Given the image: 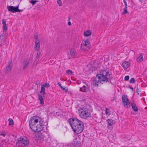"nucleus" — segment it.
<instances>
[{
  "instance_id": "5fc2aeb1",
  "label": "nucleus",
  "mask_w": 147,
  "mask_h": 147,
  "mask_svg": "<svg viewBox=\"0 0 147 147\" xmlns=\"http://www.w3.org/2000/svg\"><path fill=\"white\" fill-rule=\"evenodd\" d=\"M10 69H11V68H10V69H9L10 70Z\"/></svg>"
},
{
  "instance_id": "603ef678",
  "label": "nucleus",
  "mask_w": 147,
  "mask_h": 147,
  "mask_svg": "<svg viewBox=\"0 0 147 147\" xmlns=\"http://www.w3.org/2000/svg\"><path fill=\"white\" fill-rule=\"evenodd\" d=\"M8 121H9V119H8Z\"/></svg>"
},
{
  "instance_id": "f257e3e1",
  "label": "nucleus",
  "mask_w": 147,
  "mask_h": 147,
  "mask_svg": "<svg viewBox=\"0 0 147 147\" xmlns=\"http://www.w3.org/2000/svg\"><path fill=\"white\" fill-rule=\"evenodd\" d=\"M112 74L110 73L107 69L101 70L100 73L97 74L96 77L93 80V85L94 86L98 87L99 84L107 83H111L112 79Z\"/></svg>"
},
{
  "instance_id": "aec40b11",
  "label": "nucleus",
  "mask_w": 147,
  "mask_h": 147,
  "mask_svg": "<svg viewBox=\"0 0 147 147\" xmlns=\"http://www.w3.org/2000/svg\"><path fill=\"white\" fill-rule=\"evenodd\" d=\"M130 104L132 106V108L134 111L137 112L138 111V108L136 106V104L134 103L133 104Z\"/></svg>"
},
{
  "instance_id": "58836bf2",
  "label": "nucleus",
  "mask_w": 147,
  "mask_h": 147,
  "mask_svg": "<svg viewBox=\"0 0 147 147\" xmlns=\"http://www.w3.org/2000/svg\"><path fill=\"white\" fill-rule=\"evenodd\" d=\"M128 86L129 87V88L131 89L132 90V91H133V90H134L133 88L132 87H130V86Z\"/></svg>"
},
{
  "instance_id": "3c124183",
  "label": "nucleus",
  "mask_w": 147,
  "mask_h": 147,
  "mask_svg": "<svg viewBox=\"0 0 147 147\" xmlns=\"http://www.w3.org/2000/svg\"><path fill=\"white\" fill-rule=\"evenodd\" d=\"M9 65H10V66L11 65V63H10Z\"/></svg>"
},
{
  "instance_id": "9d476101",
  "label": "nucleus",
  "mask_w": 147,
  "mask_h": 147,
  "mask_svg": "<svg viewBox=\"0 0 147 147\" xmlns=\"http://www.w3.org/2000/svg\"><path fill=\"white\" fill-rule=\"evenodd\" d=\"M40 40H37L35 41V45L34 47L35 50L36 51H38L40 49Z\"/></svg>"
},
{
  "instance_id": "7ed1b4c3",
  "label": "nucleus",
  "mask_w": 147,
  "mask_h": 147,
  "mask_svg": "<svg viewBox=\"0 0 147 147\" xmlns=\"http://www.w3.org/2000/svg\"><path fill=\"white\" fill-rule=\"evenodd\" d=\"M68 122L73 131L76 134L81 133L84 130V126L83 122L76 118L69 119Z\"/></svg>"
},
{
  "instance_id": "864d4df0",
  "label": "nucleus",
  "mask_w": 147,
  "mask_h": 147,
  "mask_svg": "<svg viewBox=\"0 0 147 147\" xmlns=\"http://www.w3.org/2000/svg\"><path fill=\"white\" fill-rule=\"evenodd\" d=\"M70 18H69V20H70Z\"/></svg>"
},
{
  "instance_id": "6ab92c4d",
  "label": "nucleus",
  "mask_w": 147,
  "mask_h": 147,
  "mask_svg": "<svg viewBox=\"0 0 147 147\" xmlns=\"http://www.w3.org/2000/svg\"><path fill=\"white\" fill-rule=\"evenodd\" d=\"M107 122L108 125L110 126H111L114 123V121L111 119H108L107 120Z\"/></svg>"
},
{
  "instance_id": "4be33fe9",
  "label": "nucleus",
  "mask_w": 147,
  "mask_h": 147,
  "mask_svg": "<svg viewBox=\"0 0 147 147\" xmlns=\"http://www.w3.org/2000/svg\"><path fill=\"white\" fill-rule=\"evenodd\" d=\"M7 36V35L4 33H3L0 36V39L2 40H4V38Z\"/></svg>"
},
{
  "instance_id": "2eb2a0df",
  "label": "nucleus",
  "mask_w": 147,
  "mask_h": 147,
  "mask_svg": "<svg viewBox=\"0 0 147 147\" xmlns=\"http://www.w3.org/2000/svg\"><path fill=\"white\" fill-rule=\"evenodd\" d=\"M30 62L29 61L27 60H25L24 63V65L23 66V70H25L27 67V66L29 64Z\"/></svg>"
},
{
  "instance_id": "cd10ccee",
  "label": "nucleus",
  "mask_w": 147,
  "mask_h": 147,
  "mask_svg": "<svg viewBox=\"0 0 147 147\" xmlns=\"http://www.w3.org/2000/svg\"><path fill=\"white\" fill-rule=\"evenodd\" d=\"M135 80L134 78H132L130 79L129 82L131 83H134L135 82Z\"/></svg>"
},
{
  "instance_id": "c756f323",
  "label": "nucleus",
  "mask_w": 147,
  "mask_h": 147,
  "mask_svg": "<svg viewBox=\"0 0 147 147\" xmlns=\"http://www.w3.org/2000/svg\"><path fill=\"white\" fill-rule=\"evenodd\" d=\"M41 54L40 52L38 51V52L37 53V55L36 57V58L38 59L40 55Z\"/></svg>"
},
{
  "instance_id": "a19ab883",
  "label": "nucleus",
  "mask_w": 147,
  "mask_h": 147,
  "mask_svg": "<svg viewBox=\"0 0 147 147\" xmlns=\"http://www.w3.org/2000/svg\"><path fill=\"white\" fill-rule=\"evenodd\" d=\"M61 88L63 91H64V90L65 89L64 88H63V87L62 86L61 87Z\"/></svg>"
},
{
  "instance_id": "6e6d98bb",
  "label": "nucleus",
  "mask_w": 147,
  "mask_h": 147,
  "mask_svg": "<svg viewBox=\"0 0 147 147\" xmlns=\"http://www.w3.org/2000/svg\"><path fill=\"white\" fill-rule=\"evenodd\" d=\"M146 77H147V76H146Z\"/></svg>"
},
{
  "instance_id": "a878e982",
  "label": "nucleus",
  "mask_w": 147,
  "mask_h": 147,
  "mask_svg": "<svg viewBox=\"0 0 147 147\" xmlns=\"http://www.w3.org/2000/svg\"><path fill=\"white\" fill-rule=\"evenodd\" d=\"M14 124V122L12 119L10 118V126L11 125L12 127Z\"/></svg>"
},
{
  "instance_id": "f704fd0d",
  "label": "nucleus",
  "mask_w": 147,
  "mask_h": 147,
  "mask_svg": "<svg viewBox=\"0 0 147 147\" xmlns=\"http://www.w3.org/2000/svg\"><path fill=\"white\" fill-rule=\"evenodd\" d=\"M129 78V76H126L124 78V79L126 81H127Z\"/></svg>"
},
{
  "instance_id": "72a5a7b5",
  "label": "nucleus",
  "mask_w": 147,
  "mask_h": 147,
  "mask_svg": "<svg viewBox=\"0 0 147 147\" xmlns=\"http://www.w3.org/2000/svg\"><path fill=\"white\" fill-rule=\"evenodd\" d=\"M4 40H1L0 39V45L2 46V45L4 43Z\"/></svg>"
},
{
  "instance_id": "2f4dec72",
  "label": "nucleus",
  "mask_w": 147,
  "mask_h": 147,
  "mask_svg": "<svg viewBox=\"0 0 147 147\" xmlns=\"http://www.w3.org/2000/svg\"><path fill=\"white\" fill-rule=\"evenodd\" d=\"M44 86H45V87L46 88H48L50 86L49 84L48 83H46Z\"/></svg>"
},
{
  "instance_id": "bb28decb",
  "label": "nucleus",
  "mask_w": 147,
  "mask_h": 147,
  "mask_svg": "<svg viewBox=\"0 0 147 147\" xmlns=\"http://www.w3.org/2000/svg\"><path fill=\"white\" fill-rule=\"evenodd\" d=\"M12 136L13 138V140H11V144H12L13 143H14L15 141V138H16V136L14 135H11Z\"/></svg>"
},
{
  "instance_id": "dca6fc26",
  "label": "nucleus",
  "mask_w": 147,
  "mask_h": 147,
  "mask_svg": "<svg viewBox=\"0 0 147 147\" xmlns=\"http://www.w3.org/2000/svg\"><path fill=\"white\" fill-rule=\"evenodd\" d=\"M87 86L84 85L82 87L80 88V90L83 92H86L88 90V88L87 87L88 86Z\"/></svg>"
},
{
  "instance_id": "b1692460",
  "label": "nucleus",
  "mask_w": 147,
  "mask_h": 147,
  "mask_svg": "<svg viewBox=\"0 0 147 147\" xmlns=\"http://www.w3.org/2000/svg\"><path fill=\"white\" fill-rule=\"evenodd\" d=\"M38 2L37 0H31L30 1V3L32 4L33 5H34L36 2Z\"/></svg>"
},
{
  "instance_id": "ea45409f",
  "label": "nucleus",
  "mask_w": 147,
  "mask_h": 147,
  "mask_svg": "<svg viewBox=\"0 0 147 147\" xmlns=\"http://www.w3.org/2000/svg\"><path fill=\"white\" fill-rule=\"evenodd\" d=\"M68 90L67 89H65V90H64V92H68Z\"/></svg>"
},
{
  "instance_id": "c9c22d12",
  "label": "nucleus",
  "mask_w": 147,
  "mask_h": 147,
  "mask_svg": "<svg viewBox=\"0 0 147 147\" xmlns=\"http://www.w3.org/2000/svg\"><path fill=\"white\" fill-rule=\"evenodd\" d=\"M123 2L125 4V7H127V5L126 1L125 0H123Z\"/></svg>"
},
{
  "instance_id": "e433bc0d",
  "label": "nucleus",
  "mask_w": 147,
  "mask_h": 147,
  "mask_svg": "<svg viewBox=\"0 0 147 147\" xmlns=\"http://www.w3.org/2000/svg\"><path fill=\"white\" fill-rule=\"evenodd\" d=\"M34 38L36 40H38V36L37 35H35L34 36Z\"/></svg>"
},
{
  "instance_id": "423d86ee",
  "label": "nucleus",
  "mask_w": 147,
  "mask_h": 147,
  "mask_svg": "<svg viewBox=\"0 0 147 147\" xmlns=\"http://www.w3.org/2000/svg\"><path fill=\"white\" fill-rule=\"evenodd\" d=\"M18 8V6L16 7L10 6V11L14 13L16 12H20L23 11L22 10L19 9Z\"/></svg>"
},
{
  "instance_id": "49530a36",
  "label": "nucleus",
  "mask_w": 147,
  "mask_h": 147,
  "mask_svg": "<svg viewBox=\"0 0 147 147\" xmlns=\"http://www.w3.org/2000/svg\"><path fill=\"white\" fill-rule=\"evenodd\" d=\"M144 101L145 102V103L146 104V101H145V98H144Z\"/></svg>"
},
{
  "instance_id": "4468645a",
  "label": "nucleus",
  "mask_w": 147,
  "mask_h": 147,
  "mask_svg": "<svg viewBox=\"0 0 147 147\" xmlns=\"http://www.w3.org/2000/svg\"><path fill=\"white\" fill-rule=\"evenodd\" d=\"M38 99L40 100V105H43L44 104V100H43V97H44V95H38Z\"/></svg>"
},
{
  "instance_id": "f3484780",
  "label": "nucleus",
  "mask_w": 147,
  "mask_h": 147,
  "mask_svg": "<svg viewBox=\"0 0 147 147\" xmlns=\"http://www.w3.org/2000/svg\"><path fill=\"white\" fill-rule=\"evenodd\" d=\"M40 93L42 95L45 96V95L46 94V93L45 92V87L44 85H42L41 86Z\"/></svg>"
},
{
  "instance_id": "f8f14e48",
  "label": "nucleus",
  "mask_w": 147,
  "mask_h": 147,
  "mask_svg": "<svg viewBox=\"0 0 147 147\" xmlns=\"http://www.w3.org/2000/svg\"><path fill=\"white\" fill-rule=\"evenodd\" d=\"M6 21L5 19H3L2 20V24L3 26V31L4 32H5L7 30V25L6 24Z\"/></svg>"
},
{
  "instance_id": "c85d7f7f",
  "label": "nucleus",
  "mask_w": 147,
  "mask_h": 147,
  "mask_svg": "<svg viewBox=\"0 0 147 147\" xmlns=\"http://www.w3.org/2000/svg\"><path fill=\"white\" fill-rule=\"evenodd\" d=\"M57 3L59 6H61L62 5L61 0H57Z\"/></svg>"
},
{
  "instance_id": "1a4fd4ad",
  "label": "nucleus",
  "mask_w": 147,
  "mask_h": 147,
  "mask_svg": "<svg viewBox=\"0 0 147 147\" xmlns=\"http://www.w3.org/2000/svg\"><path fill=\"white\" fill-rule=\"evenodd\" d=\"M37 132L36 136L37 139H41L44 138L45 136L42 133H41V131Z\"/></svg>"
},
{
  "instance_id": "7c9ffc66",
  "label": "nucleus",
  "mask_w": 147,
  "mask_h": 147,
  "mask_svg": "<svg viewBox=\"0 0 147 147\" xmlns=\"http://www.w3.org/2000/svg\"><path fill=\"white\" fill-rule=\"evenodd\" d=\"M9 65H8L7 66V67L6 69V70H5V71H6V73H7V74H8V72H9Z\"/></svg>"
},
{
  "instance_id": "f03ea898",
  "label": "nucleus",
  "mask_w": 147,
  "mask_h": 147,
  "mask_svg": "<svg viewBox=\"0 0 147 147\" xmlns=\"http://www.w3.org/2000/svg\"><path fill=\"white\" fill-rule=\"evenodd\" d=\"M48 123L44 122L42 119L37 116H34L29 121L30 127L35 132H39L42 130L44 128H46Z\"/></svg>"
},
{
  "instance_id": "a211bd4d",
  "label": "nucleus",
  "mask_w": 147,
  "mask_h": 147,
  "mask_svg": "<svg viewBox=\"0 0 147 147\" xmlns=\"http://www.w3.org/2000/svg\"><path fill=\"white\" fill-rule=\"evenodd\" d=\"M91 31L90 30H87L84 32V35L85 36H89L91 35Z\"/></svg>"
},
{
  "instance_id": "8fccbe9b",
  "label": "nucleus",
  "mask_w": 147,
  "mask_h": 147,
  "mask_svg": "<svg viewBox=\"0 0 147 147\" xmlns=\"http://www.w3.org/2000/svg\"><path fill=\"white\" fill-rule=\"evenodd\" d=\"M139 0V1H142V0Z\"/></svg>"
},
{
  "instance_id": "412c9836",
  "label": "nucleus",
  "mask_w": 147,
  "mask_h": 147,
  "mask_svg": "<svg viewBox=\"0 0 147 147\" xmlns=\"http://www.w3.org/2000/svg\"><path fill=\"white\" fill-rule=\"evenodd\" d=\"M143 60V57L142 55H141L139 56L137 58V61L139 62H141Z\"/></svg>"
},
{
  "instance_id": "37998d69",
  "label": "nucleus",
  "mask_w": 147,
  "mask_h": 147,
  "mask_svg": "<svg viewBox=\"0 0 147 147\" xmlns=\"http://www.w3.org/2000/svg\"><path fill=\"white\" fill-rule=\"evenodd\" d=\"M68 25L69 26H70V25H71V22H68Z\"/></svg>"
},
{
  "instance_id": "5701e85b",
  "label": "nucleus",
  "mask_w": 147,
  "mask_h": 147,
  "mask_svg": "<svg viewBox=\"0 0 147 147\" xmlns=\"http://www.w3.org/2000/svg\"><path fill=\"white\" fill-rule=\"evenodd\" d=\"M66 73L68 75H71L73 74V71L70 69H68L66 71Z\"/></svg>"
},
{
  "instance_id": "c03bdc74",
  "label": "nucleus",
  "mask_w": 147,
  "mask_h": 147,
  "mask_svg": "<svg viewBox=\"0 0 147 147\" xmlns=\"http://www.w3.org/2000/svg\"><path fill=\"white\" fill-rule=\"evenodd\" d=\"M7 8L8 10V11H9V6H8Z\"/></svg>"
},
{
  "instance_id": "09e8293b",
  "label": "nucleus",
  "mask_w": 147,
  "mask_h": 147,
  "mask_svg": "<svg viewBox=\"0 0 147 147\" xmlns=\"http://www.w3.org/2000/svg\"><path fill=\"white\" fill-rule=\"evenodd\" d=\"M38 83V82H36V83H37H37Z\"/></svg>"
},
{
  "instance_id": "ddd939ff",
  "label": "nucleus",
  "mask_w": 147,
  "mask_h": 147,
  "mask_svg": "<svg viewBox=\"0 0 147 147\" xmlns=\"http://www.w3.org/2000/svg\"><path fill=\"white\" fill-rule=\"evenodd\" d=\"M70 53L73 58H75L76 56V52L75 49H71L70 51Z\"/></svg>"
},
{
  "instance_id": "393cba45",
  "label": "nucleus",
  "mask_w": 147,
  "mask_h": 147,
  "mask_svg": "<svg viewBox=\"0 0 147 147\" xmlns=\"http://www.w3.org/2000/svg\"><path fill=\"white\" fill-rule=\"evenodd\" d=\"M127 7H125V8L124 9V11L122 13L123 15L127 13H129V12L127 10Z\"/></svg>"
},
{
  "instance_id": "9b49d317",
  "label": "nucleus",
  "mask_w": 147,
  "mask_h": 147,
  "mask_svg": "<svg viewBox=\"0 0 147 147\" xmlns=\"http://www.w3.org/2000/svg\"><path fill=\"white\" fill-rule=\"evenodd\" d=\"M83 45L84 46L87 47H90V42L88 39L84 40V42H82L81 44L82 46Z\"/></svg>"
},
{
  "instance_id": "a18cd8bd",
  "label": "nucleus",
  "mask_w": 147,
  "mask_h": 147,
  "mask_svg": "<svg viewBox=\"0 0 147 147\" xmlns=\"http://www.w3.org/2000/svg\"><path fill=\"white\" fill-rule=\"evenodd\" d=\"M1 135L3 136L4 137L5 136V134H1Z\"/></svg>"
},
{
  "instance_id": "4c0bfd02",
  "label": "nucleus",
  "mask_w": 147,
  "mask_h": 147,
  "mask_svg": "<svg viewBox=\"0 0 147 147\" xmlns=\"http://www.w3.org/2000/svg\"><path fill=\"white\" fill-rule=\"evenodd\" d=\"M57 84L58 85V86L60 87V88H61V87H62V86H61V84L60 82H58L57 83Z\"/></svg>"
},
{
  "instance_id": "39448f33",
  "label": "nucleus",
  "mask_w": 147,
  "mask_h": 147,
  "mask_svg": "<svg viewBox=\"0 0 147 147\" xmlns=\"http://www.w3.org/2000/svg\"><path fill=\"white\" fill-rule=\"evenodd\" d=\"M29 144L28 138L25 137H20L18 139L16 142V145L19 147L27 146Z\"/></svg>"
},
{
  "instance_id": "de8ad7c7",
  "label": "nucleus",
  "mask_w": 147,
  "mask_h": 147,
  "mask_svg": "<svg viewBox=\"0 0 147 147\" xmlns=\"http://www.w3.org/2000/svg\"><path fill=\"white\" fill-rule=\"evenodd\" d=\"M137 94L139 95H140V94H139V93H138V92H137Z\"/></svg>"
},
{
  "instance_id": "79ce46f5",
  "label": "nucleus",
  "mask_w": 147,
  "mask_h": 147,
  "mask_svg": "<svg viewBox=\"0 0 147 147\" xmlns=\"http://www.w3.org/2000/svg\"><path fill=\"white\" fill-rule=\"evenodd\" d=\"M136 90H137V92H140V89L139 88H137Z\"/></svg>"
},
{
  "instance_id": "0eeeda50",
  "label": "nucleus",
  "mask_w": 147,
  "mask_h": 147,
  "mask_svg": "<svg viewBox=\"0 0 147 147\" xmlns=\"http://www.w3.org/2000/svg\"><path fill=\"white\" fill-rule=\"evenodd\" d=\"M122 101L125 106L130 104V102H129V100L127 95H123L122 96Z\"/></svg>"
},
{
  "instance_id": "20e7f679",
  "label": "nucleus",
  "mask_w": 147,
  "mask_h": 147,
  "mask_svg": "<svg viewBox=\"0 0 147 147\" xmlns=\"http://www.w3.org/2000/svg\"><path fill=\"white\" fill-rule=\"evenodd\" d=\"M78 111L80 116L82 118L86 119L91 117L90 110L88 108L83 107L80 109H79Z\"/></svg>"
},
{
  "instance_id": "6e6552de",
  "label": "nucleus",
  "mask_w": 147,
  "mask_h": 147,
  "mask_svg": "<svg viewBox=\"0 0 147 147\" xmlns=\"http://www.w3.org/2000/svg\"><path fill=\"white\" fill-rule=\"evenodd\" d=\"M130 63L128 61H124L122 63V65L125 70H126L130 67Z\"/></svg>"
},
{
  "instance_id": "473e14b6",
  "label": "nucleus",
  "mask_w": 147,
  "mask_h": 147,
  "mask_svg": "<svg viewBox=\"0 0 147 147\" xmlns=\"http://www.w3.org/2000/svg\"><path fill=\"white\" fill-rule=\"evenodd\" d=\"M106 114H110L109 109H106Z\"/></svg>"
}]
</instances>
